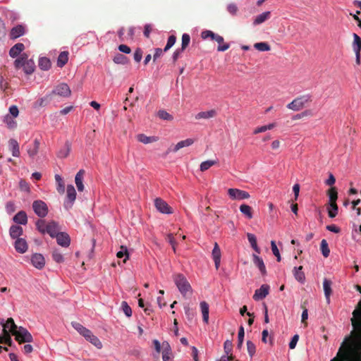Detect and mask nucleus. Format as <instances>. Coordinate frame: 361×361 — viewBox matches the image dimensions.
Wrapping results in <instances>:
<instances>
[{
  "label": "nucleus",
  "instance_id": "nucleus-1",
  "mask_svg": "<svg viewBox=\"0 0 361 361\" xmlns=\"http://www.w3.org/2000/svg\"><path fill=\"white\" fill-rule=\"evenodd\" d=\"M353 330L345 337L336 357L331 361H361V301L353 312Z\"/></svg>",
  "mask_w": 361,
  "mask_h": 361
},
{
  "label": "nucleus",
  "instance_id": "nucleus-2",
  "mask_svg": "<svg viewBox=\"0 0 361 361\" xmlns=\"http://www.w3.org/2000/svg\"><path fill=\"white\" fill-rule=\"evenodd\" d=\"M3 325V331H4V343L11 345L12 340L10 336V333L13 334V331H16V329H18L17 325L15 324L13 319L12 318H8L7 320L3 323L1 322Z\"/></svg>",
  "mask_w": 361,
  "mask_h": 361
},
{
  "label": "nucleus",
  "instance_id": "nucleus-3",
  "mask_svg": "<svg viewBox=\"0 0 361 361\" xmlns=\"http://www.w3.org/2000/svg\"><path fill=\"white\" fill-rule=\"evenodd\" d=\"M173 281L178 290L183 295H185L188 292L192 291L191 286L187 279L180 274L173 276Z\"/></svg>",
  "mask_w": 361,
  "mask_h": 361
},
{
  "label": "nucleus",
  "instance_id": "nucleus-4",
  "mask_svg": "<svg viewBox=\"0 0 361 361\" xmlns=\"http://www.w3.org/2000/svg\"><path fill=\"white\" fill-rule=\"evenodd\" d=\"M311 102V96L305 94L293 99L287 105V108L295 111L301 110L307 104Z\"/></svg>",
  "mask_w": 361,
  "mask_h": 361
},
{
  "label": "nucleus",
  "instance_id": "nucleus-5",
  "mask_svg": "<svg viewBox=\"0 0 361 361\" xmlns=\"http://www.w3.org/2000/svg\"><path fill=\"white\" fill-rule=\"evenodd\" d=\"M13 335L15 336L16 340L19 343H31L33 340L30 333L22 326L18 327L16 331H13Z\"/></svg>",
  "mask_w": 361,
  "mask_h": 361
},
{
  "label": "nucleus",
  "instance_id": "nucleus-6",
  "mask_svg": "<svg viewBox=\"0 0 361 361\" xmlns=\"http://www.w3.org/2000/svg\"><path fill=\"white\" fill-rule=\"evenodd\" d=\"M32 209L35 214L40 218L45 217L48 214V207L42 200H35L32 203Z\"/></svg>",
  "mask_w": 361,
  "mask_h": 361
},
{
  "label": "nucleus",
  "instance_id": "nucleus-7",
  "mask_svg": "<svg viewBox=\"0 0 361 361\" xmlns=\"http://www.w3.org/2000/svg\"><path fill=\"white\" fill-rule=\"evenodd\" d=\"M71 326L88 342L95 336L90 329L77 322H72Z\"/></svg>",
  "mask_w": 361,
  "mask_h": 361
},
{
  "label": "nucleus",
  "instance_id": "nucleus-8",
  "mask_svg": "<svg viewBox=\"0 0 361 361\" xmlns=\"http://www.w3.org/2000/svg\"><path fill=\"white\" fill-rule=\"evenodd\" d=\"M76 199V191L73 185H68L66 188V200L64 202V207L66 209H71Z\"/></svg>",
  "mask_w": 361,
  "mask_h": 361
},
{
  "label": "nucleus",
  "instance_id": "nucleus-9",
  "mask_svg": "<svg viewBox=\"0 0 361 361\" xmlns=\"http://www.w3.org/2000/svg\"><path fill=\"white\" fill-rule=\"evenodd\" d=\"M228 195L233 200H243L250 197L247 192L238 188H229L228 190Z\"/></svg>",
  "mask_w": 361,
  "mask_h": 361
},
{
  "label": "nucleus",
  "instance_id": "nucleus-10",
  "mask_svg": "<svg viewBox=\"0 0 361 361\" xmlns=\"http://www.w3.org/2000/svg\"><path fill=\"white\" fill-rule=\"evenodd\" d=\"M154 206L161 214H171L173 213V209L161 198L157 197L154 200Z\"/></svg>",
  "mask_w": 361,
  "mask_h": 361
},
{
  "label": "nucleus",
  "instance_id": "nucleus-11",
  "mask_svg": "<svg viewBox=\"0 0 361 361\" xmlns=\"http://www.w3.org/2000/svg\"><path fill=\"white\" fill-rule=\"evenodd\" d=\"M71 94V91L69 86L66 83H61L53 90L51 94H57L60 97H68Z\"/></svg>",
  "mask_w": 361,
  "mask_h": 361
},
{
  "label": "nucleus",
  "instance_id": "nucleus-12",
  "mask_svg": "<svg viewBox=\"0 0 361 361\" xmlns=\"http://www.w3.org/2000/svg\"><path fill=\"white\" fill-rule=\"evenodd\" d=\"M32 264L38 269H42L45 264V259L42 255L35 253L31 257Z\"/></svg>",
  "mask_w": 361,
  "mask_h": 361
},
{
  "label": "nucleus",
  "instance_id": "nucleus-13",
  "mask_svg": "<svg viewBox=\"0 0 361 361\" xmlns=\"http://www.w3.org/2000/svg\"><path fill=\"white\" fill-rule=\"evenodd\" d=\"M269 291V286L267 284H263L260 286L259 289H257L253 295V299L255 300H259L264 298L268 294Z\"/></svg>",
  "mask_w": 361,
  "mask_h": 361
},
{
  "label": "nucleus",
  "instance_id": "nucleus-14",
  "mask_svg": "<svg viewBox=\"0 0 361 361\" xmlns=\"http://www.w3.org/2000/svg\"><path fill=\"white\" fill-rule=\"evenodd\" d=\"M55 238H56L57 243L64 247L70 245L71 239L69 235L64 232H59Z\"/></svg>",
  "mask_w": 361,
  "mask_h": 361
},
{
  "label": "nucleus",
  "instance_id": "nucleus-15",
  "mask_svg": "<svg viewBox=\"0 0 361 361\" xmlns=\"http://www.w3.org/2000/svg\"><path fill=\"white\" fill-rule=\"evenodd\" d=\"M14 247L18 252L23 254L27 252L28 245L27 241L24 238H20L16 239Z\"/></svg>",
  "mask_w": 361,
  "mask_h": 361
},
{
  "label": "nucleus",
  "instance_id": "nucleus-16",
  "mask_svg": "<svg viewBox=\"0 0 361 361\" xmlns=\"http://www.w3.org/2000/svg\"><path fill=\"white\" fill-rule=\"evenodd\" d=\"M258 255L257 253L252 254L253 263L259 269L261 274L265 275L267 273L265 264L263 259Z\"/></svg>",
  "mask_w": 361,
  "mask_h": 361
},
{
  "label": "nucleus",
  "instance_id": "nucleus-17",
  "mask_svg": "<svg viewBox=\"0 0 361 361\" xmlns=\"http://www.w3.org/2000/svg\"><path fill=\"white\" fill-rule=\"evenodd\" d=\"M195 140L192 138H188L186 140H181L180 142H178L174 147L173 149H169V151L170 152H178L179 149L183 148V147H189L190 145H192L193 143H194Z\"/></svg>",
  "mask_w": 361,
  "mask_h": 361
},
{
  "label": "nucleus",
  "instance_id": "nucleus-18",
  "mask_svg": "<svg viewBox=\"0 0 361 361\" xmlns=\"http://www.w3.org/2000/svg\"><path fill=\"white\" fill-rule=\"evenodd\" d=\"M201 37L204 39H206L210 37L212 39L215 40L217 42H224L223 37L215 34L211 30H204L201 33Z\"/></svg>",
  "mask_w": 361,
  "mask_h": 361
},
{
  "label": "nucleus",
  "instance_id": "nucleus-19",
  "mask_svg": "<svg viewBox=\"0 0 361 361\" xmlns=\"http://www.w3.org/2000/svg\"><path fill=\"white\" fill-rule=\"evenodd\" d=\"M85 174V171L80 169L75 175V183L78 190L79 192H82L84 190V185H83V177Z\"/></svg>",
  "mask_w": 361,
  "mask_h": 361
},
{
  "label": "nucleus",
  "instance_id": "nucleus-20",
  "mask_svg": "<svg viewBox=\"0 0 361 361\" xmlns=\"http://www.w3.org/2000/svg\"><path fill=\"white\" fill-rule=\"evenodd\" d=\"M271 18V12L270 11H264L259 15H257L254 20L253 25H260Z\"/></svg>",
  "mask_w": 361,
  "mask_h": 361
},
{
  "label": "nucleus",
  "instance_id": "nucleus-21",
  "mask_svg": "<svg viewBox=\"0 0 361 361\" xmlns=\"http://www.w3.org/2000/svg\"><path fill=\"white\" fill-rule=\"evenodd\" d=\"M13 221L18 224L26 225L27 223V216L24 211L18 212L13 218Z\"/></svg>",
  "mask_w": 361,
  "mask_h": 361
},
{
  "label": "nucleus",
  "instance_id": "nucleus-22",
  "mask_svg": "<svg viewBox=\"0 0 361 361\" xmlns=\"http://www.w3.org/2000/svg\"><path fill=\"white\" fill-rule=\"evenodd\" d=\"M8 147L13 157H18L20 156L19 145L17 140L10 139L8 141Z\"/></svg>",
  "mask_w": 361,
  "mask_h": 361
},
{
  "label": "nucleus",
  "instance_id": "nucleus-23",
  "mask_svg": "<svg viewBox=\"0 0 361 361\" xmlns=\"http://www.w3.org/2000/svg\"><path fill=\"white\" fill-rule=\"evenodd\" d=\"M25 49V45L23 43H17L9 50V55L12 58L17 57Z\"/></svg>",
  "mask_w": 361,
  "mask_h": 361
},
{
  "label": "nucleus",
  "instance_id": "nucleus-24",
  "mask_svg": "<svg viewBox=\"0 0 361 361\" xmlns=\"http://www.w3.org/2000/svg\"><path fill=\"white\" fill-rule=\"evenodd\" d=\"M23 232L22 227L18 225H12L9 229L10 236L13 239L20 238V236L22 235Z\"/></svg>",
  "mask_w": 361,
  "mask_h": 361
},
{
  "label": "nucleus",
  "instance_id": "nucleus-25",
  "mask_svg": "<svg viewBox=\"0 0 361 361\" xmlns=\"http://www.w3.org/2000/svg\"><path fill=\"white\" fill-rule=\"evenodd\" d=\"M323 288L326 302L329 304L331 294V281L327 279H324L323 281Z\"/></svg>",
  "mask_w": 361,
  "mask_h": 361
},
{
  "label": "nucleus",
  "instance_id": "nucleus-26",
  "mask_svg": "<svg viewBox=\"0 0 361 361\" xmlns=\"http://www.w3.org/2000/svg\"><path fill=\"white\" fill-rule=\"evenodd\" d=\"M59 225L55 221H50L47 224L46 233H48L51 237L54 238L59 233Z\"/></svg>",
  "mask_w": 361,
  "mask_h": 361
},
{
  "label": "nucleus",
  "instance_id": "nucleus-27",
  "mask_svg": "<svg viewBox=\"0 0 361 361\" xmlns=\"http://www.w3.org/2000/svg\"><path fill=\"white\" fill-rule=\"evenodd\" d=\"M25 34V27L21 25L13 27L10 32L11 39H16Z\"/></svg>",
  "mask_w": 361,
  "mask_h": 361
},
{
  "label": "nucleus",
  "instance_id": "nucleus-28",
  "mask_svg": "<svg viewBox=\"0 0 361 361\" xmlns=\"http://www.w3.org/2000/svg\"><path fill=\"white\" fill-rule=\"evenodd\" d=\"M40 142L39 140L35 139L32 143V145L28 146L27 147V154L28 155L33 158L37 155L39 151Z\"/></svg>",
  "mask_w": 361,
  "mask_h": 361
},
{
  "label": "nucleus",
  "instance_id": "nucleus-29",
  "mask_svg": "<svg viewBox=\"0 0 361 361\" xmlns=\"http://www.w3.org/2000/svg\"><path fill=\"white\" fill-rule=\"evenodd\" d=\"M216 115V111L214 109H211L207 111H201L195 115V118L200 119H209L214 117Z\"/></svg>",
  "mask_w": 361,
  "mask_h": 361
},
{
  "label": "nucleus",
  "instance_id": "nucleus-30",
  "mask_svg": "<svg viewBox=\"0 0 361 361\" xmlns=\"http://www.w3.org/2000/svg\"><path fill=\"white\" fill-rule=\"evenodd\" d=\"M247 240L250 244L251 247L255 250L257 254H259L261 252L260 248L257 245V238L253 233H247Z\"/></svg>",
  "mask_w": 361,
  "mask_h": 361
},
{
  "label": "nucleus",
  "instance_id": "nucleus-31",
  "mask_svg": "<svg viewBox=\"0 0 361 361\" xmlns=\"http://www.w3.org/2000/svg\"><path fill=\"white\" fill-rule=\"evenodd\" d=\"M302 266H300L298 267H294L293 269V275L295 279L301 283H304L305 280V274L302 271Z\"/></svg>",
  "mask_w": 361,
  "mask_h": 361
},
{
  "label": "nucleus",
  "instance_id": "nucleus-32",
  "mask_svg": "<svg viewBox=\"0 0 361 361\" xmlns=\"http://www.w3.org/2000/svg\"><path fill=\"white\" fill-rule=\"evenodd\" d=\"M139 142L143 144H149L158 140V137L155 136H147L145 134H139L137 136Z\"/></svg>",
  "mask_w": 361,
  "mask_h": 361
},
{
  "label": "nucleus",
  "instance_id": "nucleus-33",
  "mask_svg": "<svg viewBox=\"0 0 361 361\" xmlns=\"http://www.w3.org/2000/svg\"><path fill=\"white\" fill-rule=\"evenodd\" d=\"M201 312L202 314L203 321L208 323L209 321V305L205 301H202L200 304Z\"/></svg>",
  "mask_w": 361,
  "mask_h": 361
},
{
  "label": "nucleus",
  "instance_id": "nucleus-34",
  "mask_svg": "<svg viewBox=\"0 0 361 361\" xmlns=\"http://www.w3.org/2000/svg\"><path fill=\"white\" fill-rule=\"evenodd\" d=\"M4 122L9 129H15L17 126V123L14 120V117H12L9 114H6L4 117Z\"/></svg>",
  "mask_w": 361,
  "mask_h": 361
},
{
  "label": "nucleus",
  "instance_id": "nucleus-35",
  "mask_svg": "<svg viewBox=\"0 0 361 361\" xmlns=\"http://www.w3.org/2000/svg\"><path fill=\"white\" fill-rule=\"evenodd\" d=\"M38 66L43 71H48L51 68V61L47 57H41L39 59Z\"/></svg>",
  "mask_w": 361,
  "mask_h": 361
},
{
  "label": "nucleus",
  "instance_id": "nucleus-36",
  "mask_svg": "<svg viewBox=\"0 0 361 361\" xmlns=\"http://www.w3.org/2000/svg\"><path fill=\"white\" fill-rule=\"evenodd\" d=\"M68 60V51H62L60 53L58 59H57V66L60 68H62Z\"/></svg>",
  "mask_w": 361,
  "mask_h": 361
},
{
  "label": "nucleus",
  "instance_id": "nucleus-37",
  "mask_svg": "<svg viewBox=\"0 0 361 361\" xmlns=\"http://www.w3.org/2000/svg\"><path fill=\"white\" fill-rule=\"evenodd\" d=\"M240 212L244 214L248 219H251L253 217L252 208L245 204H243L240 206Z\"/></svg>",
  "mask_w": 361,
  "mask_h": 361
},
{
  "label": "nucleus",
  "instance_id": "nucleus-38",
  "mask_svg": "<svg viewBox=\"0 0 361 361\" xmlns=\"http://www.w3.org/2000/svg\"><path fill=\"white\" fill-rule=\"evenodd\" d=\"M163 345L164 347L163 351H162V359L163 361H170L171 360V348L170 345L168 343H163Z\"/></svg>",
  "mask_w": 361,
  "mask_h": 361
},
{
  "label": "nucleus",
  "instance_id": "nucleus-39",
  "mask_svg": "<svg viewBox=\"0 0 361 361\" xmlns=\"http://www.w3.org/2000/svg\"><path fill=\"white\" fill-rule=\"evenodd\" d=\"M27 61V55L25 54H22L19 58L16 59L14 61V65L16 68L23 67Z\"/></svg>",
  "mask_w": 361,
  "mask_h": 361
},
{
  "label": "nucleus",
  "instance_id": "nucleus-40",
  "mask_svg": "<svg viewBox=\"0 0 361 361\" xmlns=\"http://www.w3.org/2000/svg\"><path fill=\"white\" fill-rule=\"evenodd\" d=\"M54 177L57 183L56 189L58 192L61 194L63 193L65 191V185L63 183L62 177L59 174H56Z\"/></svg>",
  "mask_w": 361,
  "mask_h": 361
},
{
  "label": "nucleus",
  "instance_id": "nucleus-41",
  "mask_svg": "<svg viewBox=\"0 0 361 361\" xmlns=\"http://www.w3.org/2000/svg\"><path fill=\"white\" fill-rule=\"evenodd\" d=\"M116 256L118 258H123V262H126V260L129 258V253L128 249L126 246H121L120 250L117 252Z\"/></svg>",
  "mask_w": 361,
  "mask_h": 361
},
{
  "label": "nucleus",
  "instance_id": "nucleus-42",
  "mask_svg": "<svg viewBox=\"0 0 361 361\" xmlns=\"http://www.w3.org/2000/svg\"><path fill=\"white\" fill-rule=\"evenodd\" d=\"M47 224L44 219H39L36 222V227L40 233L44 234L47 230Z\"/></svg>",
  "mask_w": 361,
  "mask_h": 361
},
{
  "label": "nucleus",
  "instance_id": "nucleus-43",
  "mask_svg": "<svg viewBox=\"0 0 361 361\" xmlns=\"http://www.w3.org/2000/svg\"><path fill=\"white\" fill-rule=\"evenodd\" d=\"M244 336H245V331L244 327L243 326H240L238 330V344L237 348L238 349H241L243 341H244Z\"/></svg>",
  "mask_w": 361,
  "mask_h": 361
},
{
  "label": "nucleus",
  "instance_id": "nucleus-44",
  "mask_svg": "<svg viewBox=\"0 0 361 361\" xmlns=\"http://www.w3.org/2000/svg\"><path fill=\"white\" fill-rule=\"evenodd\" d=\"M25 73L27 75L32 73L35 71V63L33 61H27L23 66Z\"/></svg>",
  "mask_w": 361,
  "mask_h": 361
},
{
  "label": "nucleus",
  "instance_id": "nucleus-45",
  "mask_svg": "<svg viewBox=\"0 0 361 361\" xmlns=\"http://www.w3.org/2000/svg\"><path fill=\"white\" fill-rule=\"evenodd\" d=\"M353 50L355 52L360 51L361 50V38L355 33L353 34Z\"/></svg>",
  "mask_w": 361,
  "mask_h": 361
},
{
  "label": "nucleus",
  "instance_id": "nucleus-46",
  "mask_svg": "<svg viewBox=\"0 0 361 361\" xmlns=\"http://www.w3.org/2000/svg\"><path fill=\"white\" fill-rule=\"evenodd\" d=\"M71 146L68 143H66L58 152V157L59 158L66 157L70 152Z\"/></svg>",
  "mask_w": 361,
  "mask_h": 361
},
{
  "label": "nucleus",
  "instance_id": "nucleus-47",
  "mask_svg": "<svg viewBox=\"0 0 361 361\" xmlns=\"http://www.w3.org/2000/svg\"><path fill=\"white\" fill-rule=\"evenodd\" d=\"M320 249L324 257H327L330 254L328 243L326 240L323 239L321 242Z\"/></svg>",
  "mask_w": 361,
  "mask_h": 361
},
{
  "label": "nucleus",
  "instance_id": "nucleus-48",
  "mask_svg": "<svg viewBox=\"0 0 361 361\" xmlns=\"http://www.w3.org/2000/svg\"><path fill=\"white\" fill-rule=\"evenodd\" d=\"M217 163L215 160H207L201 163L200 169L201 171H204L209 169L212 166L215 165Z\"/></svg>",
  "mask_w": 361,
  "mask_h": 361
},
{
  "label": "nucleus",
  "instance_id": "nucleus-49",
  "mask_svg": "<svg viewBox=\"0 0 361 361\" xmlns=\"http://www.w3.org/2000/svg\"><path fill=\"white\" fill-rule=\"evenodd\" d=\"M329 216L331 218H334L337 215L338 213V207L336 202H331L329 204V207L328 209Z\"/></svg>",
  "mask_w": 361,
  "mask_h": 361
},
{
  "label": "nucleus",
  "instance_id": "nucleus-50",
  "mask_svg": "<svg viewBox=\"0 0 361 361\" xmlns=\"http://www.w3.org/2000/svg\"><path fill=\"white\" fill-rule=\"evenodd\" d=\"M254 47L260 51H267L270 50V46L267 42L255 43Z\"/></svg>",
  "mask_w": 361,
  "mask_h": 361
},
{
  "label": "nucleus",
  "instance_id": "nucleus-51",
  "mask_svg": "<svg viewBox=\"0 0 361 361\" xmlns=\"http://www.w3.org/2000/svg\"><path fill=\"white\" fill-rule=\"evenodd\" d=\"M121 309L127 317H130L132 316L131 307L128 305L127 302L123 301L121 302Z\"/></svg>",
  "mask_w": 361,
  "mask_h": 361
},
{
  "label": "nucleus",
  "instance_id": "nucleus-52",
  "mask_svg": "<svg viewBox=\"0 0 361 361\" xmlns=\"http://www.w3.org/2000/svg\"><path fill=\"white\" fill-rule=\"evenodd\" d=\"M157 116L159 118L164 121H171L173 120L172 115L169 114L165 110H159L157 113Z\"/></svg>",
  "mask_w": 361,
  "mask_h": 361
},
{
  "label": "nucleus",
  "instance_id": "nucleus-53",
  "mask_svg": "<svg viewBox=\"0 0 361 361\" xmlns=\"http://www.w3.org/2000/svg\"><path fill=\"white\" fill-rule=\"evenodd\" d=\"M51 94H48L44 97L39 98L35 104V107H40L47 105L50 99Z\"/></svg>",
  "mask_w": 361,
  "mask_h": 361
},
{
  "label": "nucleus",
  "instance_id": "nucleus-54",
  "mask_svg": "<svg viewBox=\"0 0 361 361\" xmlns=\"http://www.w3.org/2000/svg\"><path fill=\"white\" fill-rule=\"evenodd\" d=\"M52 258L57 263H61L64 260L63 255L56 250L53 251Z\"/></svg>",
  "mask_w": 361,
  "mask_h": 361
},
{
  "label": "nucleus",
  "instance_id": "nucleus-55",
  "mask_svg": "<svg viewBox=\"0 0 361 361\" xmlns=\"http://www.w3.org/2000/svg\"><path fill=\"white\" fill-rule=\"evenodd\" d=\"M190 42V37L188 34L184 33L182 35L181 49L185 50Z\"/></svg>",
  "mask_w": 361,
  "mask_h": 361
},
{
  "label": "nucleus",
  "instance_id": "nucleus-56",
  "mask_svg": "<svg viewBox=\"0 0 361 361\" xmlns=\"http://www.w3.org/2000/svg\"><path fill=\"white\" fill-rule=\"evenodd\" d=\"M113 60H114V63H118V64H125L127 62L126 57L121 54H117L114 57Z\"/></svg>",
  "mask_w": 361,
  "mask_h": 361
},
{
  "label": "nucleus",
  "instance_id": "nucleus-57",
  "mask_svg": "<svg viewBox=\"0 0 361 361\" xmlns=\"http://www.w3.org/2000/svg\"><path fill=\"white\" fill-rule=\"evenodd\" d=\"M176 38L174 35H171L169 37L166 45L165 46L164 51H167L169 49H170L176 43Z\"/></svg>",
  "mask_w": 361,
  "mask_h": 361
},
{
  "label": "nucleus",
  "instance_id": "nucleus-58",
  "mask_svg": "<svg viewBox=\"0 0 361 361\" xmlns=\"http://www.w3.org/2000/svg\"><path fill=\"white\" fill-rule=\"evenodd\" d=\"M271 250H272L273 254L274 255V256L276 257L277 261L280 262L281 258V255L279 253V250L276 246L275 241H274V240L271 241Z\"/></svg>",
  "mask_w": 361,
  "mask_h": 361
},
{
  "label": "nucleus",
  "instance_id": "nucleus-59",
  "mask_svg": "<svg viewBox=\"0 0 361 361\" xmlns=\"http://www.w3.org/2000/svg\"><path fill=\"white\" fill-rule=\"evenodd\" d=\"M247 348L249 355L252 357L256 352L255 345L250 341H247Z\"/></svg>",
  "mask_w": 361,
  "mask_h": 361
},
{
  "label": "nucleus",
  "instance_id": "nucleus-60",
  "mask_svg": "<svg viewBox=\"0 0 361 361\" xmlns=\"http://www.w3.org/2000/svg\"><path fill=\"white\" fill-rule=\"evenodd\" d=\"M212 257L213 259L221 258V250L216 243H215L213 250H212Z\"/></svg>",
  "mask_w": 361,
  "mask_h": 361
},
{
  "label": "nucleus",
  "instance_id": "nucleus-61",
  "mask_svg": "<svg viewBox=\"0 0 361 361\" xmlns=\"http://www.w3.org/2000/svg\"><path fill=\"white\" fill-rule=\"evenodd\" d=\"M233 344L229 340H226L224 344V349L226 355H229L232 351Z\"/></svg>",
  "mask_w": 361,
  "mask_h": 361
},
{
  "label": "nucleus",
  "instance_id": "nucleus-62",
  "mask_svg": "<svg viewBox=\"0 0 361 361\" xmlns=\"http://www.w3.org/2000/svg\"><path fill=\"white\" fill-rule=\"evenodd\" d=\"M90 343L92 344L94 346H95L97 349L102 348V343L99 339V338L96 336L92 338L91 341H90Z\"/></svg>",
  "mask_w": 361,
  "mask_h": 361
},
{
  "label": "nucleus",
  "instance_id": "nucleus-63",
  "mask_svg": "<svg viewBox=\"0 0 361 361\" xmlns=\"http://www.w3.org/2000/svg\"><path fill=\"white\" fill-rule=\"evenodd\" d=\"M19 187H20V190H23V191H25V192H30V185L28 184V183H27L24 180H20V182H19Z\"/></svg>",
  "mask_w": 361,
  "mask_h": 361
},
{
  "label": "nucleus",
  "instance_id": "nucleus-64",
  "mask_svg": "<svg viewBox=\"0 0 361 361\" xmlns=\"http://www.w3.org/2000/svg\"><path fill=\"white\" fill-rule=\"evenodd\" d=\"M18 108L16 105H12L9 107V115L12 117L16 118L18 116Z\"/></svg>",
  "mask_w": 361,
  "mask_h": 361
}]
</instances>
